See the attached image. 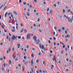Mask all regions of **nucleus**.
Listing matches in <instances>:
<instances>
[{
    "mask_svg": "<svg viewBox=\"0 0 73 73\" xmlns=\"http://www.w3.org/2000/svg\"><path fill=\"white\" fill-rule=\"evenodd\" d=\"M11 48L9 47V50H7V53H9V52H10L11 51Z\"/></svg>",
    "mask_w": 73,
    "mask_h": 73,
    "instance_id": "39448f33",
    "label": "nucleus"
},
{
    "mask_svg": "<svg viewBox=\"0 0 73 73\" xmlns=\"http://www.w3.org/2000/svg\"><path fill=\"white\" fill-rule=\"evenodd\" d=\"M61 29H58V31L59 32H61Z\"/></svg>",
    "mask_w": 73,
    "mask_h": 73,
    "instance_id": "2eb2a0df",
    "label": "nucleus"
},
{
    "mask_svg": "<svg viewBox=\"0 0 73 73\" xmlns=\"http://www.w3.org/2000/svg\"><path fill=\"white\" fill-rule=\"evenodd\" d=\"M54 29L56 30V29H57V27H54Z\"/></svg>",
    "mask_w": 73,
    "mask_h": 73,
    "instance_id": "e433bc0d",
    "label": "nucleus"
},
{
    "mask_svg": "<svg viewBox=\"0 0 73 73\" xmlns=\"http://www.w3.org/2000/svg\"><path fill=\"white\" fill-rule=\"evenodd\" d=\"M42 62H43V64H44V65H45V62H44V61H43Z\"/></svg>",
    "mask_w": 73,
    "mask_h": 73,
    "instance_id": "b1692460",
    "label": "nucleus"
},
{
    "mask_svg": "<svg viewBox=\"0 0 73 73\" xmlns=\"http://www.w3.org/2000/svg\"><path fill=\"white\" fill-rule=\"evenodd\" d=\"M68 58L66 59V61H68Z\"/></svg>",
    "mask_w": 73,
    "mask_h": 73,
    "instance_id": "052dcab7",
    "label": "nucleus"
},
{
    "mask_svg": "<svg viewBox=\"0 0 73 73\" xmlns=\"http://www.w3.org/2000/svg\"><path fill=\"white\" fill-rule=\"evenodd\" d=\"M15 60L16 61H18V59H17V58L15 59Z\"/></svg>",
    "mask_w": 73,
    "mask_h": 73,
    "instance_id": "6e6d98bb",
    "label": "nucleus"
},
{
    "mask_svg": "<svg viewBox=\"0 0 73 73\" xmlns=\"http://www.w3.org/2000/svg\"><path fill=\"white\" fill-rule=\"evenodd\" d=\"M27 15H28V16H30V14H29V12H28L27 13Z\"/></svg>",
    "mask_w": 73,
    "mask_h": 73,
    "instance_id": "f8f14e48",
    "label": "nucleus"
},
{
    "mask_svg": "<svg viewBox=\"0 0 73 73\" xmlns=\"http://www.w3.org/2000/svg\"><path fill=\"white\" fill-rule=\"evenodd\" d=\"M13 28L14 30H15V27H13Z\"/></svg>",
    "mask_w": 73,
    "mask_h": 73,
    "instance_id": "8fccbe9b",
    "label": "nucleus"
},
{
    "mask_svg": "<svg viewBox=\"0 0 73 73\" xmlns=\"http://www.w3.org/2000/svg\"><path fill=\"white\" fill-rule=\"evenodd\" d=\"M65 11L64 10V9H63V13H65Z\"/></svg>",
    "mask_w": 73,
    "mask_h": 73,
    "instance_id": "c85d7f7f",
    "label": "nucleus"
},
{
    "mask_svg": "<svg viewBox=\"0 0 73 73\" xmlns=\"http://www.w3.org/2000/svg\"><path fill=\"white\" fill-rule=\"evenodd\" d=\"M36 38H37V37H36V36H34L33 37V39L34 40L35 42H36V41H37V39H36Z\"/></svg>",
    "mask_w": 73,
    "mask_h": 73,
    "instance_id": "7ed1b4c3",
    "label": "nucleus"
},
{
    "mask_svg": "<svg viewBox=\"0 0 73 73\" xmlns=\"http://www.w3.org/2000/svg\"><path fill=\"white\" fill-rule=\"evenodd\" d=\"M23 31H24V29H23L21 31V33H22V32H23Z\"/></svg>",
    "mask_w": 73,
    "mask_h": 73,
    "instance_id": "ddd939ff",
    "label": "nucleus"
},
{
    "mask_svg": "<svg viewBox=\"0 0 73 73\" xmlns=\"http://www.w3.org/2000/svg\"><path fill=\"white\" fill-rule=\"evenodd\" d=\"M50 40H52V38L51 37H50Z\"/></svg>",
    "mask_w": 73,
    "mask_h": 73,
    "instance_id": "864d4df0",
    "label": "nucleus"
},
{
    "mask_svg": "<svg viewBox=\"0 0 73 73\" xmlns=\"http://www.w3.org/2000/svg\"><path fill=\"white\" fill-rule=\"evenodd\" d=\"M63 53H64V50H62L61 51V53L62 54H63Z\"/></svg>",
    "mask_w": 73,
    "mask_h": 73,
    "instance_id": "6ab92c4d",
    "label": "nucleus"
},
{
    "mask_svg": "<svg viewBox=\"0 0 73 73\" xmlns=\"http://www.w3.org/2000/svg\"><path fill=\"white\" fill-rule=\"evenodd\" d=\"M41 48H42V49H44V45H42Z\"/></svg>",
    "mask_w": 73,
    "mask_h": 73,
    "instance_id": "6e6552de",
    "label": "nucleus"
},
{
    "mask_svg": "<svg viewBox=\"0 0 73 73\" xmlns=\"http://www.w3.org/2000/svg\"><path fill=\"white\" fill-rule=\"evenodd\" d=\"M7 14H8V12H7L5 15V17H7Z\"/></svg>",
    "mask_w": 73,
    "mask_h": 73,
    "instance_id": "9b49d317",
    "label": "nucleus"
},
{
    "mask_svg": "<svg viewBox=\"0 0 73 73\" xmlns=\"http://www.w3.org/2000/svg\"><path fill=\"white\" fill-rule=\"evenodd\" d=\"M4 68H5V66H6V63H4Z\"/></svg>",
    "mask_w": 73,
    "mask_h": 73,
    "instance_id": "5701e85b",
    "label": "nucleus"
},
{
    "mask_svg": "<svg viewBox=\"0 0 73 73\" xmlns=\"http://www.w3.org/2000/svg\"><path fill=\"white\" fill-rule=\"evenodd\" d=\"M54 6L56 7L57 6V5L55 4L54 5Z\"/></svg>",
    "mask_w": 73,
    "mask_h": 73,
    "instance_id": "c03bdc74",
    "label": "nucleus"
},
{
    "mask_svg": "<svg viewBox=\"0 0 73 73\" xmlns=\"http://www.w3.org/2000/svg\"><path fill=\"white\" fill-rule=\"evenodd\" d=\"M31 70H32V72L33 73V68H31Z\"/></svg>",
    "mask_w": 73,
    "mask_h": 73,
    "instance_id": "4d7b16f0",
    "label": "nucleus"
},
{
    "mask_svg": "<svg viewBox=\"0 0 73 73\" xmlns=\"http://www.w3.org/2000/svg\"><path fill=\"white\" fill-rule=\"evenodd\" d=\"M54 40H56V37H54Z\"/></svg>",
    "mask_w": 73,
    "mask_h": 73,
    "instance_id": "3c124183",
    "label": "nucleus"
},
{
    "mask_svg": "<svg viewBox=\"0 0 73 73\" xmlns=\"http://www.w3.org/2000/svg\"><path fill=\"white\" fill-rule=\"evenodd\" d=\"M0 19H1V15H0Z\"/></svg>",
    "mask_w": 73,
    "mask_h": 73,
    "instance_id": "69168bd1",
    "label": "nucleus"
},
{
    "mask_svg": "<svg viewBox=\"0 0 73 73\" xmlns=\"http://www.w3.org/2000/svg\"><path fill=\"white\" fill-rule=\"evenodd\" d=\"M13 52H14V51H15V48H14V47H13Z\"/></svg>",
    "mask_w": 73,
    "mask_h": 73,
    "instance_id": "7c9ffc66",
    "label": "nucleus"
},
{
    "mask_svg": "<svg viewBox=\"0 0 73 73\" xmlns=\"http://www.w3.org/2000/svg\"><path fill=\"white\" fill-rule=\"evenodd\" d=\"M50 53H53V51H52V50H50Z\"/></svg>",
    "mask_w": 73,
    "mask_h": 73,
    "instance_id": "13d9d810",
    "label": "nucleus"
},
{
    "mask_svg": "<svg viewBox=\"0 0 73 73\" xmlns=\"http://www.w3.org/2000/svg\"><path fill=\"white\" fill-rule=\"evenodd\" d=\"M20 24L21 27H23V26H24L23 24V23H21Z\"/></svg>",
    "mask_w": 73,
    "mask_h": 73,
    "instance_id": "4be33fe9",
    "label": "nucleus"
},
{
    "mask_svg": "<svg viewBox=\"0 0 73 73\" xmlns=\"http://www.w3.org/2000/svg\"><path fill=\"white\" fill-rule=\"evenodd\" d=\"M9 36H7L6 37V39H7V40H8V37H9Z\"/></svg>",
    "mask_w": 73,
    "mask_h": 73,
    "instance_id": "cd10ccee",
    "label": "nucleus"
},
{
    "mask_svg": "<svg viewBox=\"0 0 73 73\" xmlns=\"http://www.w3.org/2000/svg\"><path fill=\"white\" fill-rule=\"evenodd\" d=\"M54 59L55 61H56V57L55 56H54Z\"/></svg>",
    "mask_w": 73,
    "mask_h": 73,
    "instance_id": "a18cd8bd",
    "label": "nucleus"
},
{
    "mask_svg": "<svg viewBox=\"0 0 73 73\" xmlns=\"http://www.w3.org/2000/svg\"><path fill=\"white\" fill-rule=\"evenodd\" d=\"M40 42V40L38 39L37 40V41L36 40V44L37 45H38V44H39V42Z\"/></svg>",
    "mask_w": 73,
    "mask_h": 73,
    "instance_id": "20e7f679",
    "label": "nucleus"
},
{
    "mask_svg": "<svg viewBox=\"0 0 73 73\" xmlns=\"http://www.w3.org/2000/svg\"><path fill=\"white\" fill-rule=\"evenodd\" d=\"M66 38H67V37H69V38H70V36H69L68 35H67V36H65Z\"/></svg>",
    "mask_w": 73,
    "mask_h": 73,
    "instance_id": "9d476101",
    "label": "nucleus"
},
{
    "mask_svg": "<svg viewBox=\"0 0 73 73\" xmlns=\"http://www.w3.org/2000/svg\"><path fill=\"white\" fill-rule=\"evenodd\" d=\"M18 38L19 39H21V36H19L18 37Z\"/></svg>",
    "mask_w": 73,
    "mask_h": 73,
    "instance_id": "c9c22d12",
    "label": "nucleus"
},
{
    "mask_svg": "<svg viewBox=\"0 0 73 73\" xmlns=\"http://www.w3.org/2000/svg\"><path fill=\"white\" fill-rule=\"evenodd\" d=\"M67 12H70V9H69L67 11Z\"/></svg>",
    "mask_w": 73,
    "mask_h": 73,
    "instance_id": "f704fd0d",
    "label": "nucleus"
},
{
    "mask_svg": "<svg viewBox=\"0 0 73 73\" xmlns=\"http://www.w3.org/2000/svg\"><path fill=\"white\" fill-rule=\"evenodd\" d=\"M11 14H12V13H8V14H7V15H8V16H9V15H11Z\"/></svg>",
    "mask_w": 73,
    "mask_h": 73,
    "instance_id": "4c0bfd02",
    "label": "nucleus"
},
{
    "mask_svg": "<svg viewBox=\"0 0 73 73\" xmlns=\"http://www.w3.org/2000/svg\"><path fill=\"white\" fill-rule=\"evenodd\" d=\"M9 35L10 36H11V34L10 33H9Z\"/></svg>",
    "mask_w": 73,
    "mask_h": 73,
    "instance_id": "680f3d73",
    "label": "nucleus"
},
{
    "mask_svg": "<svg viewBox=\"0 0 73 73\" xmlns=\"http://www.w3.org/2000/svg\"><path fill=\"white\" fill-rule=\"evenodd\" d=\"M14 13H15V15H17V13H16V12H15V11H14Z\"/></svg>",
    "mask_w": 73,
    "mask_h": 73,
    "instance_id": "473e14b6",
    "label": "nucleus"
},
{
    "mask_svg": "<svg viewBox=\"0 0 73 73\" xmlns=\"http://www.w3.org/2000/svg\"><path fill=\"white\" fill-rule=\"evenodd\" d=\"M17 45H18V49H19V48H20V44H17Z\"/></svg>",
    "mask_w": 73,
    "mask_h": 73,
    "instance_id": "0eeeda50",
    "label": "nucleus"
},
{
    "mask_svg": "<svg viewBox=\"0 0 73 73\" xmlns=\"http://www.w3.org/2000/svg\"><path fill=\"white\" fill-rule=\"evenodd\" d=\"M9 41H11V38H9Z\"/></svg>",
    "mask_w": 73,
    "mask_h": 73,
    "instance_id": "49530a36",
    "label": "nucleus"
},
{
    "mask_svg": "<svg viewBox=\"0 0 73 73\" xmlns=\"http://www.w3.org/2000/svg\"><path fill=\"white\" fill-rule=\"evenodd\" d=\"M56 42H54V45H56Z\"/></svg>",
    "mask_w": 73,
    "mask_h": 73,
    "instance_id": "bf43d9fd",
    "label": "nucleus"
},
{
    "mask_svg": "<svg viewBox=\"0 0 73 73\" xmlns=\"http://www.w3.org/2000/svg\"><path fill=\"white\" fill-rule=\"evenodd\" d=\"M42 72V70H40V73H41Z\"/></svg>",
    "mask_w": 73,
    "mask_h": 73,
    "instance_id": "0e129e2a",
    "label": "nucleus"
},
{
    "mask_svg": "<svg viewBox=\"0 0 73 73\" xmlns=\"http://www.w3.org/2000/svg\"><path fill=\"white\" fill-rule=\"evenodd\" d=\"M65 45H63V48H65Z\"/></svg>",
    "mask_w": 73,
    "mask_h": 73,
    "instance_id": "58836bf2",
    "label": "nucleus"
},
{
    "mask_svg": "<svg viewBox=\"0 0 73 73\" xmlns=\"http://www.w3.org/2000/svg\"><path fill=\"white\" fill-rule=\"evenodd\" d=\"M25 33H27V30H26V29H25L24 30Z\"/></svg>",
    "mask_w": 73,
    "mask_h": 73,
    "instance_id": "dca6fc26",
    "label": "nucleus"
},
{
    "mask_svg": "<svg viewBox=\"0 0 73 73\" xmlns=\"http://www.w3.org/2000/svg\"><path fill=\"white\" fill-rule=\"evenodd\" d=\"M62 29L63 30H65V27H62Z\"/></svg>",
    "mask_w": 73,
    "mask_h": 73,
    "instance_id": "a19ab883",
    "label": "nucleus"
},
{
    "mask_svg": "<svg viewBox=\"0 0 73 73\" xmlns=\"http://www.w3.org/2000/svg\"><path fill=\"white\" fill-rule=\"evenodd\" d=\"M0 60L1 61H3V58H1Z\"/></svg>",
    "mask_w": 73,
    "mask_h": 73,
    "instance_id": "ea45409f",
    "label": "nucleus"
},
{
    "mask_svg": "<svg viewBox=\"0 0 73 73\" xmlns=\"http://www.w3.org/2000/svg\"><path fill=\"white\" fill-rule=\"evenodd\" d=\"M6 8H7V6H5V8H4L3 9V10H5V9H6Z\"/></svg>",
    "mask_w": 73,
    "mask_h": 73,
    "instance_id": "2f4dec72",
    "label": "nucleus"
},
{
    "mask_svg": "<svg viewBox=\"0 0 73 73\" xmlns=\"http://www.w3.org/2000/svg\"><path fill=\"white\" fill-rule=\"evenodd\" d=\"M30 8H32V6L31 5H30Z\"/></svg>",
    "mask_w": 73,
    "mask_h": 73,
    "instance_id": "37998d69",
    "label": "nucleus"
},
{
    "mask_svg": "<svg viewBox=\"0 0 73 73\" xmlns=\"http://www.w3.org/2000/svg\"><path fill=\"white\" fill-rule=\"evenodd\" d=\"M9 63H10V65H11V60H10L9 61Z\"/></svg>",
    "mask_w": 73,
    "mask_h": 73,
    "instance_id": "72a5a7b5",
    "label": "nucleus"
},
{
    "mask_svg": "<svg viewBox=\"0 0 73 73\" xmlns=\"http://www.w3.org/2000/svg\"><path fill=\"white\" fill-rule=\"evenodd\" d=\"M40 18H38L37 20L38 21H40Z\"/></svg>",
    "mask_w": 73,
    "mask_h": 73,
    "instance_id": "09e8293b",
    "label": "nucleus"
},
{
    "mask_svg": "<svg viewBox=\"0 0 73 73\" xmlns=\"http://www.w3.org/2000/svg\"><path fill=\"white\" fill-rule=\"evenodd\" d=\"M49 8H47V12H49Z\"/></svg>",
    "mask_w": 73,
    "mask_h": 73,
    "instance_id": "393cba45",
    "label": "nucleus"
},
{
    "mask_svg": "<svg viewBox=\"0 0 73 73\" xmlns=\"http://www.w3.org/2000/svg\"><path fill=\"white\" fill-rule=\"evenodd\" d=\"M31 64H32V65L33 64V60L31 61Z\"/></svg>",
    "mask_w": 73,
    "mask_h": 73,
    "instance_id": "f3484780",
    "label": "nucleus"
},
{
    "mask_svg": "<svg viewBox=\"0 0 73 73\" xmlns=\"http://www.w3.org/2000/svg\"><path fill=\"white\" fill-rule=\"evenodd\" d=\"M57 45H60V43H58L57 44Z\"/></svg>",
    "mask_w": 73,
    "mask_h": 73,
    "instance_id": "e2e57ef3",
    "label": "nucleus"
},
{
    "mask_svg": "<svg viewBox=\"0 0 73 73\" xmlns=\"http://www.w3.org/2000/svg\"><path fill=\"white\" fill-rule=\"evenodd\" d=\"M49 12L50 14H52V13H53V12H52V10H50V11Z\"/></svg>",
    "mask_w": 73,
    "mask_h": 73,
    "instance_id": "1a4fd4ad",
    "label": "nucleus"
},
{
    "mask_svg": "<svg viewBox=\"0 0 73 73\" xmlns=\"http://www.w3.org/2000/svg\"><path fill=\"white\" fill-rule=\"evenodd\" d=\"M27 39H31V34H28L27 35Z\"/></svg>",
    "mask_w": 73,
    "mask_h": 73,
    "instance_id": "f257e3e1",
    "label": "nucleus"
},
{
    "mask_svg": "<svg viewBox=\"0 0 73 73\" xmlns=\"http://www.w3.org/2000/svg\"><path fill=\"white\" fill-rule=\"evenodd\" d=\"M23 4L24 5H26V4H27V3L26 2H24Z\"/></svg>",
    "mask_w": 73,
    "mask_h": 73,
    "instance_id": "79ce46f5",
    "label": "nucleus"
},
{
    "mask_svg": "<svg viewBox=\"0 0 73 73\" xmlns=\"http://www.w3.org/2000/svg\"><path fill=\"white\" fill-rule=\"evenodd\" d=\"M33 25L34 27H36V24H34Z\"/></svg>",
    "mask_w": 73,
    "mask_h": 73,
    "instance_id": "338daca9",
    "label": "nucleus"
},
{
    "mask_svg": "<svg viewBox=\"0 0 73 73\" xmlns=\"http://www.w3.org/2000/svg\"><path fill=\"white\" fill-rule=\"evenodd\" d=\"M24 59H26L27 58V57L26 56H24Z\"/></svg>",
    "mask_w": 73,
    "mask_h": 73,
    "instance_id": "603ef678",
    "label": "nucleus"
},
{
    "mask_svg": "<svg viewBox=\"0 0 73 73\" xmlns=\"http://www.w3.org/2000/svg\"><path fill=\"white\" fill-rule=\"evenodd\" d=\"M0 45H3V43L1 42L0 44Z\"/></svg>",
    "mask_w": 73,
    "mask_h": 73,
    "instance_id": "774afa93",
    "label": "nucleus"
},
{
    "mask_svg": "<svg viewBox=\"0 0 73 73\" xmlns=\"http://www.w3.org/2000/svg\"><path fill=\"white\" fill-rule=\"evenodd\" d=\"M11 31H12V32H15V31L14 29L12 30Z\"/></svg>",
    "mask_w": 73,
    "mask_h": 73,
    "instance_id": "412c9836",
    "label": "nucleus"
},
{
    "mask_svg": "<svg viewBox=\"0 0 73 73\" xmlns=\"http://www.w3.org/2000/svg\"><path fill=\"white\" fill-rule=\"evenodd\" d=\"M68 21L69 23H72V19H70V17H69L68 19Z\"/></svg>",
    "mask_w": 73,
    "mask_h": 73,
    "instance_id": "f03ea898",
    "label": "nucleus"
},
{
    "mask_svg": "<svg viewBox=\"0 0 73 73\" xmlns=\"http://www.w3.org/2000/svg\"><path fill=\"white\" fill-rule=\"evenodd\" d=\"M38 61H39V60L38 59H37L36 60V63H38Z\"/></svg>",
    "mask_w": 73,
    "mask_h": 73,
    "instance_id": "a211bd4d",
    "label": "nucleus"
},
{
    "mask_svg": "<svg viewBox=\"0 0 73 73\" xmlns=\"http://www.w3.org/2000/svg\"><path fill=\"white\" fill-rule=\"evenodd\" d=\"M4 31L5 32V33H7V30H4Z\"/></svg>",
    "mask_w": 73,
    "mask_h": 73,
    "instance_id": "5fc2aeb1",
    "label": "nucleus"
},
{
    "mask_svg": "<svg viewBox=\"0 0 73 73\" xmlns=\"http://www.w3.org/2000/svg\"><path fill=\"white\" fill-rule=\"evenodd\" d=\"M22 72H23L24 71V69L23 67H22Z\"/></svg>",
    "mask_w": 73,
    "mask_h": 73,
    "instance_id": "4468645a",
    "label": "nucleus"
},
{
    "mask_svg": "<svg viewBox=\"0 0 73 73\" xmlns=\"http://www.w3.org/2000/svg\"><path fill=\"white\" fill-rule=\"evenodd\" d=\"M53 33L54 35H56V33H55V32L54 31L53 32Z\"/></svg>",
    "mask_w": 73,
    "mask_h": 73,
    "instance_id": "de8ad7c7",
    "label": "nucleus"
},
{
    "mask_svg": "<svg viewBox=\"0 0 73 73\" xmlns=\"http://www.w3.org/2000/svg\"><path fill=\"white\" fill-rule=\"evenodd\" d=\"M31 56V57H34V55H33V54H32Z\"/></svg>",
    "mask_w": 73,
    "mask_h": 73,
    "instance_id": "a878e982",
    "label": "nucleus"
},
{
    "mask_svg": "<svg viewBox=\"0 0 73 73\" xmlns=\"http://www.w3.org/2000/svg\"><path fill=\"white\" fill-rule=\"evenodd\" d=\"M39 47L40 48H41V44H39Z\"/></svg>",
    "mask_w": 73,
    "mask_h": 73,
    "instance_id": "c756f323",
    "label": "nucleus"
},
{
    "mask_svg": "<svg viewBox=\"0 0 73 73\" xmlns=\"http://www.w3.org/2000/svg\"><path fill=\"white\" fill-rule=\"evenodd\" d=\"M65 49L66 52H67V50H68V49H67V48H65Z\"/></svg>",
    "mask_w": 73,
    "mask_h": 73,
    "instance_id": "bb28decb",
    "label": "nucleus"
},
{
    "mask_svg": "<svg viewBox=\"0 0 73 73\" xmlns=\"http://www.w3.org/2000/svg\"><path fill=\"white\" fill-rule=\"evenodd\" d=\"M15 36H13L12 37V40H15Z\"/></svg>",
    "mask_w": 73,
    "mask_h": 73,
    "instance_id": "423d86ee",
    "label": "nucleus"
},
{
    "mask_svg": "<svg viewBox=\"0 0 73 73\" xmlns=\"http://www.w3.org/2000/svg\"><path fill=\"white\" fill-rule=\"evenodd\" d=\"M16 56L15 55V56L13 58V59L14 60H15V58H16Z\"/></svg>",
    "mask_w": 73,
    "mask_h": 73,
    "instance_id": "aec40b11",
    "label": "nucleus"
}]
</instances>
